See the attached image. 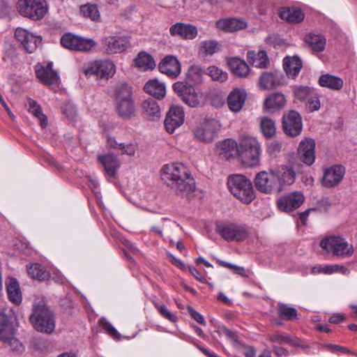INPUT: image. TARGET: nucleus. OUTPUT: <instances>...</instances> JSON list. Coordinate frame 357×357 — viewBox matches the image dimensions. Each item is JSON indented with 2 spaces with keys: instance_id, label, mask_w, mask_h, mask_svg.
Wrapping results in <instances>:
<instances>
[{
  "instance_id": "f257e3e1",
  "label": "nucleus",
  "mask_w": 357,
  "mask_h": 357,
  "mask_svg": "<svg viewBox=\"0 0 357 357\" xmlns=\"http://www.w3.org/2000/svg\"><path fill=\"white\" fill-rule=\"evenodd\" d=\"M162 179L174 190L176 194L183 196L195 190V181L189 169L182 163H171L163 166Z\"/></svg>"
},
{
  "instance_id": "f03ea898",
  "label": "nucleus",
  "mask_w": 357,
  "mask_h": 357,
  "mask_svg": "<svg viewBox=\"0 0 357 357\" xmlns=\"http://www.w3.org/2000/svg\"><path fill=\"white\" fill-rule=\"evenodd\" d=\"M29 321L33 327L40 333L49 334L55 328L54 315L43 299L33 303Z\"/></svg>"
},
{
  "instance_id": "7ed1b4c3",
  "label": "nucleus",
  "mask_w": 357,
  "mask_h": 357,
  "mask_svg": "<svg viewBox=\"0 0 357 357\" xmlns=\"http://www.w3.org/2000/svg\"><path fill=\"white\" fill-rule=\"evenodd\" d=\"M227 185L231 193L244 204H250L255 197L252 182L245 176H229Z\"/></svg>"
},
{
  "instance_id": "20e7f679",
  "label": "nucleus",
  "mask_w": 357,
  "mask_h": 357,
  "mask_svg": "<svg viewBox=\"0 0 357 357\" xmlns=\"http://www.w3.org/2000/svg\"><path fill=\"white\" fill-rule=\"evenodd\" d=\"M260 145L252 137L244 136L237 147V152L243 165L253 167L258 165L260 155Z\"/></svg>"
},
{
  "instance_id": "39448f33",
  "label": "nucleus",
  "mask_w": 357,
  "mask_h": 357,
  "mask_svg": "<svg viewBox=\"0 0 357 357\" xmlns=\"http://www.w3.org/2000/svg\"><path fill=\"white\" fill-rule=\"evenodd\" d=\"M319 245L327 253L342 257H350L354 252L352 245H349L344 238L337 236L324 238L320 241Z\"/></svg>"
},
{
  "instance_id": "423d86ee",
  "label": "nucleus",
  "mask_w": 357,
  "mask_h": 357,
  "mask_svg": "<svg viewBox=\"0 0 357 357\" xmlns=\"http://www.w3.org/2000/svg\"><path fill=\"white\" fill-rule=\"evenodd\" d=\"M220 121L213 118L204 119L193 130L195 137L199 142L211 143L218 137L220 130Z\"/></svg>"
},
{
  "instance_id": "0eeeda50",
  "label": "nucleus",
  "mask_w": 357,
  "mask_h": 357,
  "mask_svg": "<svg viewBox=\"0 0 357 357\" xmlns=\"http://www.w3.org/2000/svg\"><path fill=\"white\" fill-rule=\"evenodd\" d=\"M17 9L21 15L39 20L45 16L47 8L45 0H18Z\"/></svg>"
},
{
  "instance_id": "6e6552de",
  "label": "nucleus",
  "mask_w": 357,
  "mask_h": 357,
  "mask_svg": "<svg viewBox=\"0 0 357 357\" xmlns=\"http://www.w3.org/2000/svg\"><path fill=\"white\" fill-rule=\"evenodd\" d=\"M215 231L228 242H242L248 236V232L244 227L233 222L216 224Z\"/></svg>"
},
{
  "instance_id": "1a4fd4ad",
  "label": "nucleus",
  "mask_w": 357,
  "mask_h": 357,
  "mask_svg": "<svg viewBox=\"0 0 357 357\" xmlns=\"http://www.w3.org/2000/svg\"><path fill=\"white\" fill-rule=\"evenodd\" d=\"M61 44L66 49L83 52H91L96 45L93 39L82 38L71 33L62 36Z\"/></svg>"
},
{
  "instance_id": "9d476101",
  "label": "nucleus",
  "mask_w": 357,
  "mask_h": 357,
  "mask_svg": "<svg viewBox=\"0 0 357 357\" xmlns=\"http://www.w3.org/2000/svg\"><path fill=\"white\" fill-rule=\"evenodd\" d=\"M83 72L88 77L96 75L98 78L108 79L115 73V65L109 60L94 61L89 63Z\"/></svg>"
},
{
  "instance_id": "9b49d317",
  "label": "nucleus",
  "mask_w": 357,
  "mask_h": 357,
  "mask_svg": "<svg viewBox=\"0 0 357 357\" xmlns=\"http://www.w3.org/2000/svg\"><path fill=\"white\" fill-rule=\"evenodd\" d=\"M282 127L287 136L295 137L299 135L303 130L302 117L295 110H290L282 116Z\"/></svg>"
},
{
  "instance_id": "f8f14e48",
  "label": "nucleus",
  "mask_w": 357,
  "mask_h": 357,
  "mask_svg": "<svg viewBox=\"0 0 357 357\" xmlns=\"http://www.w3.org/2000/svg\"><path fill=\"white\" fill-rule=\"evenodd\" d=\"M255 185L258 190L266 194L280 193L281 192L280 185L276 182L272 169L270 172H261L256 175Z\"/></svg>"
},
{
  "instance_id": "ddd939ff",
  "label": "nucleus",
  "mask_w": 357,
  "mask_h": 357,
  "mask_svg": "<svg viewBox=\"0 0 357 357\" xmlns=\"http://www.w3.org/2000/svg\"><path fill=\"white\" fill-rule=\"evenodd\" d=\"M15 37L21 43L26 52L29 54L34 52L42 42L40 36H36L20 27L16 29Z\"/></svg>"
},
{
  "instance_id": "4468645a",
  "label": "nucleus",
  "mask_w": 357,
  "mask_h": 357,
  "mask_svg": "<svg viewBox=\"0 0 357 357\" xmlns=\"http://www.w3.org/2000/svg\"><path fill=\"white\" fill-rule=\"evenodd\" d=\"M305 197L301 192H292L280 197L277 206L280 211L289 213L298 208L304 202Z\"/></svg>"
},
{
  "instance_id": "2eb2a0df",
  "label": "nucleus",
  "mask_w": 357,
  "mask_h": 357,
  "mask_svg": "<svg viewBox=\"0 0 357 357\" xmlns=\"http://www.w3.org/2000/svg\"><path fill=\"white\" fill-rule=\"evenodd\" d=\"M173 89L189 107H196L199 105V98L193 86L178 82L173 84Z\"/></svg>"
},
{
  "instance_id": "dca6fc26",
  "label": "nucleus",
  "mask_w": 357,
  "mask_h": 357,
  "mask_svg": "<svg viewBox=\"0 0 357 357\" xmlns=\"http://www.w3.org/2000/svg\"><path fill=\"white\" fill-rule=\"evenodd\" d=\"M128 39L119 36H109L101 39V45L104 51L109 54H119L127 48Z\"/></svg>"
},
{
  "instance_id": "f3484780",
  "label": "nucleus",
  "mask_w": 357,
  "mask_h": 357,
  "mask_svg": "<svg viewBox=\"0 0 357 357\" xmlns=\"http://www.w3.org/2000/svg\"><path fill=\"white\" fill-rule=\"evenodd\" d=\"M185 114L182 107L178 105L172 106L164 121L166 130L169 133H173L184 122Z\"/></svg>"
},
{
  "instance_id": "a211bd4d",
  "label": "nucleus",
  "mask_w": 357,
  "mask_h": 357,
  "mask_svg": "<svg viewBox=\"0 0 357 357\" xmlns=\"http://www.w3.org/2000/svg\"><path fill=\"white\" fill-rule=\"evenodd\" d=\"M286 83L283 73L279 70L263 73L259 79V86L263 89H272Z\"/></svg>"
},
{
  "instance_id": "6ab92c4d",
  "label": "nucleus",
  "mask_w": 357,
  "mask_h": 357,
  "mask_svg": "<svg viewBox=\"0 0 357 357\" xmlns=\"http://www.w3.org/2000/svg\"><path fill=\"white\" fill-rule=\"evenodd\" d=\"M345 174V168L342 165H333L324 172L321 181L322 185L326 188H333L338 185Z\"/></svg>"
},
{
  "instance_id": "aec40b11",
  "label": "nucleus",
  "mask_w": 357,
  "mask_h": 357,
  "mask_svg": "<svg viewBox=\"0 0 357 357\" xmlns=\"http://www.w3.org/2000/svg\"><path fill=\"white\" fill-rule=\"evenodd\" d=\"M276 182L280 185L281 191L285 185L293 184L296 180V173L292 167L287 165H281L271 169Z\"/></svg>"
},
{
  "instance_id": "412c9836",
  "label": "nucleus",
  "mask_w": 357,
  "mask_h": 357,
  "mask_svg": "<svg viewBox=\"0 0 357 357\" xmlns=\"http://www.w3.org/2000/svg\"><path fill=\"white\" fill-rule=\"evenodd\" d=\"M315 142L311 138L302 140L298 148V155L301 161L305 165H312L315 160Z\"/></svg>"
},
{
  "instance_id": "4be33fe9",
  "label": "nucleus",
  "mask_w": 357,
  "mask_h": 357,
  "mask_svg": "<svg viewBox=\"0 0 357 357\" xmlns=\"http://www.w3.org/2000/svg\"><path fill=\"white\" fill-rule=\"evenodd\" d=\"M158 69L160 73L176 78L181 73V63L176 56L167 55L160 62Z\"/></svg>"
},
{
  "instance_id": "5701e85b",
  "label": "nucleus",
  "mask_w": 357,
  "mask_h": 357,
  "mask_svg": "<svg viewBox=\"0 0 357 357\" xmlns=\"http://www.w3.org/2000/svg\"><path fill=\"white\" fill-rule=\"evenodd\" d=\"M172 36H178L185 40H192L197 36V29L190 24L177 22L169 28Z\"/></svg>"
},
{
  "instance_id": "b1692460",
  "label": "nucleus",
  "mask_w": 357,
  "mask_h": 357,
  "mask_svg": "<svg viewBox=\"0 0 357 357\" xmlns=\"http://www.w3.org/2000/svg\"><path fill=\"white\" fill-rule=\"evenodd\" d=\"M98 162L103 166L106 175L115 178L116 172L121 166V162L116 155L107 153L98 156Z\"/></svg>"
},
{
  "instance_id": "393cba45",
  "label": "nucleus",
  "mask_w": 357,
  "mask_h": 357,
  "mask_svg": "<svg viewBox=\"0 0 357 357\" xmlns=\"http://www.w3.org/2000/svg\"><path fill=\"white\" fill-rule=\"evenodd\" d=\"M36 77L46 85H55L58 83L59 76L52 69V63H48L47 66L37 65L36 66Z\"/></svg>"
},
{
  "instance_id": "a878e982",
  "label": "nucleus",
  "mask_w": 357,
  "mask_h": 357,
  "mask_svg": "<svg viewBox=\"0 0 357 357\" xmlns=\"http://www.w3.org/2000/svg\"><path fill=\"white\" fill-rule=\"evenodd\" d=\"M247 94L245 90L240 89H234L227 98L229 108L234 112H239L244 105Z\"/></svg>"
},
{
  "instance_id": "bb28decb",
  "label": "nucleus",
  "mask_w": 357,
  "mask_h": 357,
  "mask_svg": "<svg viewBox=\"0 0 357 357\" xmlns=\"http://www.w3.org/2000/svg\"><path fill=\"white\" fill-rule=\"evenodd\" d=\"M247 61L251 66L258 68H267L270 61L264 50H250L247 52Z\"/></svg>"
},
{
  "instance_id": "cd10ccee",
  "label": "nucleus",
  "mask_w": 357,
  "mask_h": 357,
  "mask_svg": "<svg viewBox=\"0 0 357 357\" xmlns=\"http://www.w3.org/2000/svg\"><path fill=\"white\" fill-rule=\"evenodd\" d=\"M142 114L144 118L149 121H157L160 117V108L153 98H148L142 104Z\"/></svg>"
},
{
  "instance_id": "c85d7f7f",
  "label": "nucleus",
  "mask_w": 357,
  "mask_h": 357,
  "mask_svg": "<svg viewBox=\"0 0 357 357\" xmlns=\"http://www.w3.org/2000/svg\"><path fill=\"white\" fill-rule=\"evenodd\" d=\"M115 108L119 116L124 120L130 119L136 114L133 99L115 101Z\"/></svg>"
},
{
  "instance_id": "c756f323",
  "label": "nucleus",
  "mask_w": 357,
  "mask_h": 357,
  "mask_svg": "<svg viewBox=\"0 0 357 357\" xmlns=\"http://www.w3.org/2000/svg\"><path fill=\"white\" fill-rule=\"evenodd\" d=\"M286 98L282 93L276 92L268 96L264 100V108L270 112H274L282 109L286 105Z\"/></svg>"
},
{
  "instance_id": "7c9ffc66",
  "label": "nucleus",
  "mask_w": 357,
  "mask_h": 357,
  "mask_svg": "<svg viewBox=\"0 0 357 357\" xmlns=\"http://www.w3.org/2000/svg\"><path fill=\"white\" fill-rule=\"evenodd\" d=\"M227 65L231 72L238 77H245L250 72L247 63L238 57L228 59Z\"/></svg>"
},
{
  "instance_id": "2f4dec72",
  "label": "nucleus",
  "mask_w": 357,
  "mask_h": 357,
  "mask_svg": "<svg viewBox=\"0 0 357 357\" xmlns=\"http://www.w3.org/2000/svg\"><path fill=\"white\" fill-rule=\"evenodd\" d=\"M279 16L282 20L289 23H300L305 17L301 9L294 7L282 8L279 12Z\"/></svg>"
},
{
  "instance_id": "473e14b6",
  "label": "nucleus",
  "mask_w": 357,
  "mask_h": 357,
  "mask_svg": "<svg viewBox=\"0 0 357 357\" xmlns=\"http://www.w3.org/2000/svg\"><path fill=\"white\" fill-rule=\"evenodd\" d=\"M302 61L298 56H286L283 59V68L287 75L296 77L302 68Z\"/></svg>"
},
{
  "instance_id": "72a5a7b5",
  "label": "nucleus",
  "mask_w": 357,
  "mask_h": 357,
  "mask_svg": "<svg viewBox=\"0 0 357 357\" xmlns=\"http://www.w3.org/2000/svg\"><path fill=\"white\" fill-rule=\"evenodd\" d=\"M304 40L313 52H321L325 50L326 40L321 34L308 33Z\"/></svg>"
},
{
  "instance_id": "f704fd0d",
  "label": "nucleus",
  "mask_w": 357,
  "mask_h": 357,
  "mask_svg": "<svg viewBox=\"0 0 357 357\" xmlns=\"http://www.w3.org/2000/svg\"><path fill=\"white\" fill-rule=\"evenodd\" d=\"M144 90L159 100L162 99L166 93L165 84L158 79H151L147 82L144 86Z\"/></svg>"
},
{
  "instance_id": "c9c22d12",
  "label": "nucleus",
  "mask_w": 357,
  "mask_h": 357,
  "mask_svg": "<svg viewBox=\"0 0 357 357\" xmlns=\"http://www.w3.org/2000/svg\"><path fill=\"white\" fill-rule=\"evenodd\" d=\"M216 25L218 29L227 32H233L246 27L245 22L236 18L220 20L217 22Z\"/></svg>"
},
{
  "instance_id": "e433bc0d",
  "label": "nucleus",
  "mask_w": 357,
  "mask_h": 357,
  "mask_svg": "<svg viewBox=\"0 0 357 357\" xmlns=\"http://www.w3.org/2000/svg\"><path fill=\"white\" fill-rule=\"evenodd\" d=\"M6 290L10 301L19 304L22 301V296L18 282L15 278H10L6 282Z\"/></svg>"
},
{
  "instance_id": "4c0bfd02",
  "label": "nucleus",
  "mask_w": 357,
  "mask_h": 357,
  "mask_svg": "<svg viewBox=\"0 0 357 357\" xmlns=\"http://www.w3.org/2000/svg\"><path fill=\"white\" fill-rule=\"evenodd\" d=\"M319 84L323 87L333 90H340L343 86V80L337 77L326 74L319 77Z\"/></svg>"
},
{
  "instance_id": "58836bf2",
  "label": "nucleus",
  "mask_w": 357,
  "mask_h": 357,
  "mask_svg": "<svg viewBox=\"0 0 357 357\" xmlns=\"http://www.w3.org/2000/svg\"><path fill=\"white\" fill-rule=\"evenodd\" d=\"M135 66L144 70H153L155 67L153 58L144 52H139L135 59Z\"/></svg>"
},
{
  "instance_id": "ea45409f",
  "label": "nucleus",
  "mask_w": 357,
  "mask_h": 357,
  "mask_svg": "<svg viewBox=\"0 0 357 357\" xmlns=\"http://www.w3.org/2000/svg\"><path fill=\"white\" fill-rule=\"evenodd\" d=\"M115 101H121L132 98V86L126 82L119 83L114 89Z\"/></svg>"
},
{
  "instance_id": "a19ab883",
  "label": "nucleus",
  "mask_w": 357,
  "mask_h": 357,
  "mask_svg": "<svg viewBox=\"0 0 357 357\" xmlns=\"http://www.w3.org/2000/svg\"><path fill=\"white\" fill-rule=\"evenodd\" d=\"M12 319L4 313L0 312V340L11 335L15 331Z\"/></svg>"
},
{
  "instance_id": "79ce46f5",
  "label": "nucleus",
  "mask_w": 357,
  "mask_h": 357,
  "mask_svg": "<svg viewBox=\"0 0 357 357\" xmlns=\"http://www.w3.org/2000/svg\"><path fill=\"white\" fill-rule=\"evenodd\" d=\"M27 272L32 278L39 281L47 280L50 276L45 268L40 264H34L28 267Z\"/></svg>"
},
{
  "instance_id": "37998d69",
  "label": "nucleus",
  "mask_w": 357,
  "mask_h": 357,
  "mask_svg": "<svg viewBox=\"0 0 357 357\" xmlns=\"http://www.w3.org/2000/svg\"><path fill=\"white\" fill-rule=\"evenodd\" d=\"M260 129L266 138H271L276 132L275 121L268 117H262L260 121Z\"/></svg>"
},
{
  "instance_id": "c03bdc74",
  "label": "nucleus",
  "mask_w": 357,
  "mask_h": 357,
  "mask_svg": "<svg viewBox=\"0 0 357 357\" xmlns=\"http://www.w3.org/2000/svg\"><path fill=\"white\" fill-rule=\"evenodd\" d=\"M29 112L39 120L42 128L47 126V118L43 113L41 107L37 103L36 101L31 99L29 100Z\"/></svg>"
},
{
  "instance_id": "a18cd8bd",
  "label": "nucleus",
  "mask_w": 357,
  "mask_h": 357,
  "mask_svg": "<svg viewBox=\"0 0 357 357\" xmlns=\"http://www.w3.org/2000/svg\"><path fill=\"white\" fill-rule=\"evenodd\" d=\"M79 11L81 15L84 17H87L93 21H98L100 17V13L96 5L85 4L80 6Z\"/></svg>"
},
{
  "instance_id": "49530a36",
  "label": "nucleus",
  "mask_w": 357,
  "mask_h": 357,
  "mask_svg": "<svg viewBox=\"0 0 357 357\" xmlns=\"http://www.w3.org/2000/svg\"><path fill=\"white\" fill-rule=\"evenodd\" d=\"M278 312L280 317L289 321H292L297 318L296 309L292 307H289L285 304H280Z\"/></svg>"
},
{
  "instance_id": "de8ad7c7",
  "label": "nucleus",
  "mask_w": 357,
  "mask_h": 357,
  "mask_svg": "<svg viewBox=\"0 0 357 357\" xmlns=\"http://www.w3.org/2000/svg\"><path fill=\"white\" fill-rule=\"evenodd\" d=\"M98 322L102 328L114 340H121V335L105 318H100Z\"/></svg>"
},
{
  "instance_id": "09e8293b",
  "label": "nucleus",
  "mask_w": 357,
  "mask_h": 357,
  "mask_svg": "<svg viewBox=\"0 0 357 357\" xmlns=\"http://www.w3.org/2000/svg\"><path fill=\"white\" fill-rule=\"evenodd\" d=\"M213 80L224 82L227 79V73L215 66H209L206 73Z\"/></svg>"
},
{
  "instance_id": "8fccbe9b",
  "label": "nucleus",
  "mask_w": 357,
  "mask_h": 357,
  "mask_svg": "<svg viewBox=\"0 0 357 357\" xmlns=\"http://www.w3.org/2000/svg\"><path fill=\"white\" fill-rule=\"evenodd\" d=\"M14 334L15 331H13L10 337L8 336L6 338L2 339L1 341H2L10 349L16 352H22L24 350V347L20 341L14 337Z\"/></svg>"
},
{
  "instance_id": "3c124183",
  "label": "nucleus",
  "mask_w": 357,
  "mask_h": 357,
  "mask_svg": "<svg viewBox=\"0 0 357 357\" xmlns=\"http://www.w3.org/2000/svg\"><path fill=\"white\" fill-rule=\"evenodd\" d=\"M220 50V45L215 40H205L201 43V51L206 55H212Z\"/></svg>"
},
{
  "instance_id": "603ef678",
  "label": "nucleus",
  "mask_w": 357,
  "mask_h": 357,
  "mask_svg": "<svg viewBox=\"0 0 357 357\" xmlns=\"http://www.w3.org/2000/svg\"><path fill=\"white\" fill-rule=\"evenodd\" d=\"M155 307L158 310L160 314L165 319L171 322L175 323L178 318L176 314L170 312L165 305L158 303H153Z\"/></svg>"
},
{
  "instance_id": "864d4df0",
  "label": "nucleus",
  "mask_w": 357,
  "mask_h": 357,
  "mask_svg": "<svg viewBox=\"0 0 357 357\" xmlns=\"http://www.w3.org/2000/svg\"><path fill=\"white\" fill-rule=\"evenodd\" d=\"M310 92V89L308 86H296L294 89V96L300 100L309 98Z\"/></svg>"
},
{
  "instance_id": "5fc2aeb1",
  "label": "nucleus",
  "mask_w": 357,
  "mask_h": 357,
  "mask_svg": "<svg viewBox=\"0 0 357 357\" xmlns=\"http://www.w3.org/2000/svg\"><path fill=\"white\" fill-rule=\"evenodd\" d=\"M62 112L67 118L73 119L77 114V108L73 103L66 102L62 106Z\"/></svg>"
},
{
  "instance_id": "6e6d98bb",
  "label": "nucleus",
  "mask_w": 357,
  "mask_h": 357,
  "mask_svg": "<svg viewBox=\"0 0 357 357\" xmlns=\"http://www.w3.org/2000/svg\"><path fill=\"white\" fill-rule=\"evenodd\" d=\"M116 149L120 151L121 154H126L130 156H133L135 153V147L132 144L119 143Z\"/></svg>"
},
{
  "instance_id": "4d7b16f0",
  "label": "nucleus",
  "mask_w": 357,
  "mask_h": 357,
  "mask_svg": "<svg viewBox=\"0 0 357 357\" xmlns=\"http://www.w3.org/2000/svg\"><path fill=\"white\" fill-rule=\"evenodd\" d=\"M237 147L236 142L231 139H225L219 144L220 149L225 153L237 149Z\"/></svg>"
},
{
  "instance_id": "13d9d810",
  "label": "nucleus",
  "mask_w": 357,
  "mask_h": 357,
  "mask_svg": "<svg viewBox=\"0 0 357 357\" xmlns=\"http://www.w3.org/2000/svg\"><path fill=\"white\" fill-rule=\"evenodd\" d=\"M289 338V335L283 333H278L273 334L269 336V340L272 342L282 344L283 342L288 343V340Z\"/></svg>"
},
{
  "instance_id": "bf43d9fd",
  "label": "nucleus",
  "mask_w": 357,
  "mask_h": 357,
  "mask_svg": "<svg viewBox=\"0 0 357 357\" xmlns=\"http://www.w3.org/2000/svg\"><path fill=\"white\" fill-rule=\"evenodd\" d=\"M320 108V101L318 97L312 96L308 98L307 109L312 112Z\"/></svg>"
},
{
  "instance_id": "052dcab7",
  "label": "nucleus",
  "mask_w": 357,
  "mask_h": 357,
  "mask_svg": "<svg viewBox=\"0 0 357 357\" xmlns=\"http://www.w3.org/2000/svg\"><path fill=\"white\" fill-rule=\"evenodd\" d=\"M188 311L189 314H190L191 317L193 319H195L197 323H199L201 325H205L206 324V321L204 320V318L203 317V316L199 312H198L197 311L194 310L190 306H189L188 307Z\"/></svg>"
},
{
  "instance_id": "680f3d73",
  "label": "nucleus",
  "mask_w": 357,
  "mask_h": 357,
  "mask_svg": "<svg viewBox=\"0 0 357 357\" xmlns=\"http://www.w3.org/2000/svg\"><path fill=\"white\" fill-rule=\"evenodd\" d=\"M287 344L302 349L308 348V346L303 340L294 336H289Z\"/></svg>"
},
{
  "instance_id": "e2e57ef3",
  "label": "nucleus",
  "mask_w": 357,
  "mask_h": 357,
  "mask_svg": "<svg viewBox=\"0 0 357 357\" xmlns=\"http://www.w3.org/2000/svg\"><path fill=\"white\" fill-rule=\"evenodd\" d=\"M190 273L199 281L204 283L206 282V279L204 276H203L199 271L193 267V266H189L188 267Z\"/></svg>"
},
{
  "instance_id": "0e129e2a",
  "label": "nucleus",
  "mask_w": 357,
  "mask_h": 357,
  "mask_svg": "<svg viewBox=\"0 0 357 357\" xmlns=\"http://www.w3.org/2000/svg\"><path fill=\"white\" fill-rule=\"evenodd\" d=\"M168 259L171 261L172 264H173L174 266H177L181 270H184L185 268V264L181 261L179 259H177L173 255L169 254L168 255Z\"/></svg>"
},
{
  "instance_id": "69168bd1",
  "label": "nucleus",
  "mask_w": 357,
  "mask_h": 357,
  "mask_svg": "<svg viewBox=\"0 0 357 357\" xmlns=\"http://www.w3.org/2000/svg\"><path fill=\"white\" fill-rule=\"evenodd\" d=\"M123 244L126 246V248L128 252H130L134 255L139 254V249L136 247V245L134 243H132L130 241L126 240L123 242Z\"/></svg>"
},
{
  "instance_id": "338daca9",
  "label": "nucleus",
  "mask_w": 357,
  "mask_h": 357,
  "mask_svg": "<svg viewBox=\"0 0 357 357\" xmlns=\"http://www.w3.org/2000/svg\"><path fill=\"white\" fill-rule=\"evenodd\" d=\"M344 320H345L344 316L342 315V314H333L329 319V321L331 324H340V322H342Z\"/></svg>"
},
{
  "instance_id": "774afa93",
  "label": "nucleus",
  "mask_w": 357,
  "mask_h": 357,
  "mask_svg": "<svg viewBox=\"0 0 357 357\" xmlns=\"http://www.w3.org/2000/svg\"><path fill=\"white\" fill-rule=\"evenodd\" d=\"M273 351L277 356H287L289 354V351L287 349H285L283 347H275V346L273 347Z\"/></svg>"
}]
</instances>
